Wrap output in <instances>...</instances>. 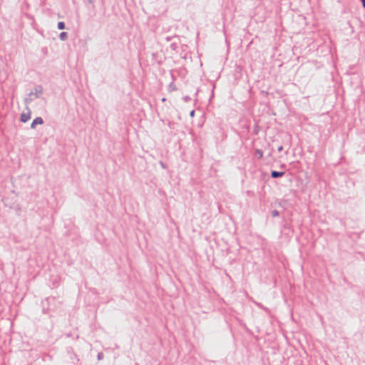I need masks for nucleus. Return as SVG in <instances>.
<instances>
[{
	"label": "nucleus",
	"instance_id": "obj_1",
	"mask_svg": "<svg viewBox=\"0 0 365 365\" xmlns=\"http://www.w3.org/2000/svg\"><path fill=\"white\" fill-rule=\"evenodd\" d=\"M30 118H31V115H30L29 112H28V113H23L21 115V120L23 123L27 122Z\"/></svg>",
	"mask_w": 365,
	"mask_h": 365
},
{
	"label": "nucleus",
	"instance_id": "obj_2",
	"mask_svg": "<svg viewBox=\"0 0 365 365\" xmlns=\"http://www.w3.org/2000/svg\"><path fill=\"white\" fill-rule=\"evenodd\" d=\"M43 123V120L41 118H36V119L34 120V121L32 122L31 123V127L32 128H34L36 125L37 124H42Z\"/></svg>",
	"mask_w": 365,
	"mask_h": 365
},
{
	"label": "nucleus",
	"instance_id": "obj_3",
	"mask_svg": "<svg viewBox=\"0 0 365 365\" xmlns=\"http://www.w3.org/2000/svg\"><path fill=\"white\" fill-rule=\"evenodd\" d=\"M283 172H277V171H272L271 173V176L274 178L282 177L284 175Z\"/></svg>",
	"mask_w": 365,
	"mask_h": 365
},
{
	"label": "nucleus",
	"instance_id": "obj_4",
	"mask_svg": "<svg viewBox=\"0 0 365 365\" xmlns=\"http://www.w3.org/2000/svg\"><path fill=\"white\" fill-rule=\"evenodd\" d=\"M255 153L258 155V158L259 159L262 158V157H263V152L261 150L257 149L255 150Z\"/></svg>",
	"mask_w": 365,
	"mask_h": 365
},
{
	"label": "nucleus",
	"instance_id": "obj_5",
	"mask_svg": "<svg viewBox=\"0 0 365 365\" xmlns=\"http://www.w3.org/2000/svg\"><path fill=\"white\" fill-rule=\"evenodd\" d=\"M58 29L60 30H62V29H65V24L63 21H60L58 23Z\"/></svg>",
	"mask_w": 365,
	"mask_h": 365
},
{
	"label": "nucleus",
	"instance_id": "obj_6",
	"mask_svg": "<svg viewBox=\"0 0 365 365\" xmlns=\"http://www.w3.org/2000/svg\"><path fill=\"white\" fill-rule=\"evenodd\" d=\"M67 38V33L66 32H62L60 34V38L61 40H66Z\"/></svg>",
	"mask_w": 365,
	"mask_h": 365
},
{
	"label": "nucleus",
	"instance_id": "obj_7",
	"mask_svg": "<svg viewBox=\"0 0 365 365\" xmlns=\"http://www.w3.org/2000/svg\"><path fill=\"white\" fill-rule=\"evenodd\" d=\"M283 149V147L282 146H279L278 147V151H282Z\"/></svg>",
	"mask_w": 365,
	"mask_h": 365
},
{
	"label": "nucleus",
	"instance_id": "obj_8",
	"mask_svg": "<svg viewBox=\"0 0 365 365\" xmlns=\"http://www.w3.org/2000/svg\"><path fill=\"white\" fill-rule=\"evenodd\" d=\"M361 2H362V4H363V6L365 7V0H361Z\"/></svg>",
	"mask_w": 365,
	"mask_h": 365
},
{
	"label": "nucleus",
	"instance_id": "obj_9",
	"mask_svg": "<svg viewBox=\"0 0 365 365\" xmlns=\"http://www.w3.org/2000/svg\"><path fill=\"white\" fill-rule=\"evenodd\" d=\"M193 114H194V111H192L191 112V115H193Z\"/></svg>",
	"mask_w": 365,
	"mask_h": 365
}]
</instances>
